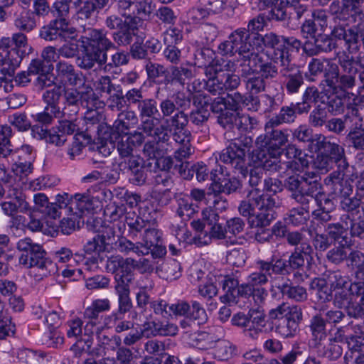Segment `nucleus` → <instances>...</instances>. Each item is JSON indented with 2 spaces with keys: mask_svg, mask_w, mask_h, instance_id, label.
Returning <instances> with one entry per match:
<instances>
[{
  "mask_svg": "<svg viewBox=\"0 0 364 364\" xmlns=\"http://www.w3.org/2000/svg\"><path fill=\"white\" fill-rule=\"evenodd\" d=\"M82 85L79 87L80 90V107L82 106L87 109H97L99 97L95 94L93 88L83 80Z\"/></svg>",
  "mask_w": 364,
  "mask_h": 364,
  "instance_id": "39",
  "label": "nucleus"
},
{
  "mask_svg": "<svg viewBox=\"0 0 364 364\" xmlns=\"http://www.w3.org/2000/svg\"><path fill=\"white\" fill-rule=\"evenodd\" d=\"M107 62V54L100 53L97 50L85 46L80 56L77 58V65L83 70H90L95 64L102 66Z\"/></svg>",
  "mask_w": 364,
  "mask_h": 364,
  "instance_id": "25",
  "label": "nucleus"
},
{
  "mask_svg": "<svg viewBox=\"0 0 364 364\" xmlns=\"http://www.w3.org/2000/svg\"><path fill=\"white\" fill-rule=\"evenodd\" d=\"M349 291L351 295L360 298L358 305L349 307V316L352 318L364 317V282H353L350 284Z\"/></svg>",
  "mask_w": 364,
  "mask_h": 364,
  "instance_id": "34",
  "label": "nucleus"
},
{
  "mask_svg": "<svg viewBox=\"0 0 364 364\" xmlns=\"http://www.w3.org/2000/svg\"><path fill=\"white\" fill-rule=\"evenodd\" d=\"M348 249H350L349 245L346 242L343 244L341 242H339L338 246L333 247L327 252L326 256L327 261L335 265L342 264L347 258Z\"/></svg>",
  "mask_w": 364,
  "mask_h": 364,
  "instance_id": "46",
  "label": "nucleus"
},
{
  "mask_svg": "<svg viewBox=\"0 0 364 364\" xmlns=\"http://www.w3.org/2000/svg\"><path fill=\"white\" fill-rule=\"evenodd\" d=\"M203 215L206 217L207 229L209 230L208 235L206 232L204 233L203 240L200 235L198 239L195 238V243L198 245H208L211 239L220 240L225 237V228L219 223V215L215 211L203 212Z\"/></svg>",
  "mask_w": 364,
  "mask_h": 364,
  "instance_id": "17",
  "label": "nucleus"
},
{
  "mask_svg": "<svg viewBox=\"0 0 364 364\" xmlns=\"http://www.w3.org/2000/svg\"><path fill=\"white\" fill-rule=\"evenodd\" d=\"M259 138H257L259 139ZM262 140L256 141L257 145H259L261 149L259 151L255 150V153L264 151L265 156L269 159L267 156L268 154L269 157L273 158L274 160L270 159L272 161H275L277 164V157L280 156L284 151V147L286 144V141L284 138H260Z\"/></svg>",
  "mask_w": 364,
  "mask_h": 364,
  "instance_id": "26",
  "label": "nucleus"
},
{
  "mask_svg": "<svg viewBox=\"0 0 364 364\" xmlns=\"http://www.w3.org/2000/svg\"><path fill=\"white\" fill-rule=\"evenodd\" d=\"M311 138L310 149L312 151L320 152L322 154L328 155V157L335 162L341 161L344 156V150L339 145L326 141L323 138Z\"/></svg>",
  "mask_w": 364,
  "mask_h": 364,
  "instance_id": "21",
  "label": "nucleus"
},
{
  "mask_svg": "<svg viewBox=\"0 0 364 364\" xmlns=\"http://www.w3.org/2000/svg\"><path fill=\"white\" fill-rule=\"evenodd\" d=\"M116 246L118 250L124 255L130 252H134L139 256L147 255V249L142 250L139 242L133 243L125 237L119 238L116 242Z\"/></svg>",
  "mask_w": 364,
  "mask_h": 364,
  "instance_id": "54",
  "label": "nucleus"
},
{
  "mask_svg": "<svg viewBox=\"0 0 364 364\" xmlns=\"http://www.w3.org/2000/svg\"><path fill=\"white\" fill-rule=\"evenodd\" d=\"M213 182L210 186V189L214 193H230L235 192L240 186V182L235 177L232 178H218L213 179Z\"/></svg>",
  "mask_w": 364,
  "mask_h": 364,
  "instance_id": "43",
  "label": "nucleus"
},
{
  "mask_svg": "<svg viewBox=\"0 0 364 364\" xmlns=\"http://www.w3.org/2000/svg\"><path fill=\"white\" fill-rule=\"evenodd\" d=\"M161 117L148 118L141 124V129L150 136H159L163 134L164 128L160 124Z\"/></svg>",
  "mask_w": 364,
  "mask_h": 364,
  "instance_id": "59",
  "label": "nucleus"
},
{
  "mask_svg": "<svg viewBox=\"0 0 364 364\" xmlns=\"http://www.w3.org/2000/svg\"><path fill=\"white\" fill-rule=\"evenodd\" d=\"M36 120L40 124L32 127L31 132L33 136H36V135L38 136H55V134H52L48 129V125L52 123L53 118L51 114H50L49 112L46 110V109L43 112L36 114Z\"/></svg>",
  "mask_w": 364,
  "mask_h": 364,
  "instance_id": "38",
  "label": "nucleus"
},
{
  "mask_svg": "<svg viewBox=\"0 0 364 364\" xmlns=\"http://www.w3.org/2000/svg\"><path fill=\"white\" fill-rule=\"evenodd\" d=\"M23 53H18L16 48H11L7 52V58L0 63V73L2 75L1 77H4V82H7V77H13L15 74L16 69L20 65Z\"/></svg>",
  "mask_w": 364,
  "mask_h": 364,
  "instance_id": "29",
  "label": "nucleus"
},
{
  "mask_svg": "<svg viewBox=\"0 0 364 364\" xmlns=\"http://www.w3.org/2000/svg\"><path fill=\"white\" fill-rule=\"evenodd\" d=\"M313 253V247L309 244H302L297 248H294V251L290 255L288 263L291 268L294 269H299L304 266V255H311Z\"/></svg>",
  "mask_w": 364,
  "mask_h": 364,
  "instance_id": "44",
  "label": "nucleus"
},
{
  "mask_svg": "<svg viewBox=\"0 0 364 364\" xmlns=\"http://www.w3.org/2000/svg\"><path fill=\"white\" fill-rule=\"evenodd\" d=\"M281 58L280 74L284 78L283 85L287 93L290 95L299 92L301 87L304 84L302 72L290 63L289 52L282 50L279 53Z\"/></svg>",
  "mask_w": 364,
  "mask_h": 364,
  "instance_id": "9",
  "label": "nucleus"
},
{
  "mask_svg": "<svg viewBox=\"0 0 364 364\" xmlns=\"http://www.w3.org/2000/svg\"><path fill=\"white\" fill-rule=\"evenodd\" d=\"M309 328L311 335L309 345L312 348H316L328 338L326 323L325 318L321 315L316 314L311 318Z\"/></svg>",
  "mask_w": 364,
  "mask_h": 364,
  "instance_id": "22",
  "label": "nucleus"
},
{
  "mask_svg": "<svg viewBox=\"0 0 364 364\" xmlns=\"http://www.w3.org/2000/svg\"><path fill=\"white\" fill-rule=\"evenodd\" d=\"M364 0H341L339 2H333L330 9L339 18L345 19L350 15L354 16L355 22L359 19V22L364 21V13L360 9Z\"/></svg>",
  "mask_w": 364,
  "mask_h": 364,
  "instance_id": "16",
  "label": "nucleus"
},
{
  "mask_svg": "<svg viewBox=\"0 0 364 364\" xmlns=\"http://www.w3.org/2000/svg\"><path fill=\"white\" fill-rule=\"evenodd\" d=\"M14 26L21 32L30 33L37 26V22L32 13L25 9L20 4L14 8Z\"/></svg>",
  "mask_w": 364,
  "mask_h": 364,
  "instance_id": "20",
  "label": "nucleus"
},
{
  "mask_svg": "<svg viewBox=\"0 0 364 364\" xmlns=\"http://www.w3.org/2000/svg\"><path fill=\"white\" fill-rule=\"evenodd\" d=\"M65 24V18H55L48 25L41 27L39 31L41 38L46 41H53L61 38L63 26Z\"/></svg>",
  "mask_w": 364,
  "mask_h": 364,
  "instance_id": "37",
  "label": "nucleus"
},
{
  "mask_svg": "<svg viewBox=\"0 0 364 364\" xmlns=\"http://www.w3.org/2000/svg\"><path fill=\"white\" fill-rule=\"evenodd\" d=\"M136 123L137 117L134 112L122 111L118 114V118L114 123V132L118 136L132 135Z\"/></svg>",
  "mask_w": 364,
  "mask_h": 364,
  "instance_id": "27",
  "label": "nucleus"
},
{
  "mask_svg": "<svg viewBox=\"0 0 364 364\" xmlns=\"http://www.w3.org/2000/svg\"><path fill=\"white\" fill-rule=\"evenodd\" d=\"M349 287L350 285L348 287V289L334 291V296H333L334 306L339 309L345 308L348 316H349V307L358 304V302L353 301V298L358 296L351 295Z\"/></svg>",
  "mask_w": 364,
  "mask_h": 364,
  "instance_id": "47",
  "label": "nucleus"
},
{
  "mask_svg": "<svg viewBox=\"0 0 364 364\" xmlns=\"http://www.w3.org/2000/svg\"><path fill=\"white\" fill-rule=\"evenodd\" d=\"M160 239L161 235L157 230L147 229L143 235V242H139V245L142 250L147 249L148 255L152 246L156 245L160 242Z\"/></svg>",
  "mask_w": 364,
  "mask_h": 364,
  "instance_id": "62",
  "label": "nucleus"
},
{
  "mask_svg": "<svg viewBox=\"0 0 364 364\" xmlns=\"http://www.w3.org/2000/svg\"><path fill=\"white\" fill-rule=\"evenodd\" d=\"M82 321L79 319H74L68 323L69 329L67 331V335L69 338H75L78 341H84L89 349L91 347L92 341L82 336Z\"/></svg>",
  "mask_w": 364,
  "mask_h": 364,
  "instance_id": "57",
  "label": "nucleus"
},
{
  "mask_svg": "<svg viewBox=\"0 0 364 364\" xmlns=\"http://www.w3.org/2000/svg\"><path fill=\"white\" fill-rule=\"evenodd\" d=\"M197 205L188 201L187 199L181 198L178 200V207L176 213L183 220H189L196 212Z\"/></svg>",
  "mask_w": 364,
  "mask_h": 364,
  "instance_id": "64",
  "label": "nucleus"
},
{
  "mask_svg": "<svg viewBox=\"0 0 364 364\" xmlns=\"http://www.w3.org/2000/svg\"><path fill=\"white\" fill-rule=\"evenodd\" d=\"M210 109L213 113L218 114V122L223 128L232 127L233 122L236 121V113H233L228 102L223 97L215 98L210 104Z\"/></svg>",
  "mask_w": 364,
  "mask_h": 364,
  "instance_id": "19",
  "label": "nucleus"
},
{
  "mask_svg": "<svg viewBox=\"0 0 364 364\" xmlns=\"http://www.w3.org/2000/svg\"><path fill=\"white\" fill-rule=\"evenodd\" d=\"M269 11L267 18L277 21H299L306 17L311 7L310 0H279Z\"/></svg>",
  "mask_w": 364,
  "mask_h": 364,
  "instance_id": "7",
  "label": "nucleus"
},
{
  "mask_svg": "<svg viewBox=\"0 0 364 364\" xmlns=\"http://www.w3.org/2000/svg\"><path fill=\"white\" fill-rule=\"evenodd\" d=\"M71 205H74L80 213H91L100 207V201L97 197L89 193H76L71 199Z\"/></svg>",
  "mask_w": 364,
  "mask_h": 364,
  "instance_id": "31",
  "label": "nucleus"
},
{
  "mask_svg": "<svg viewBox=\"0 0 364 364\" xmlns=\"http://www.w3.org/2000/svg\"><path fill=\"white\" fill-rule=\"evenodd\" d=\"M193 77L192 70L182 66H171L169 73L166 75L164 79L165 85H171L178 82L181 85H184L186 80Z\"/></svg>",
  "mask_w": 364,
  "mask_h": 364,
  "instance_id": "42",
  "label": "nucleus"
},
{
  "mask_svg": "<svg viewBox=\"0 0 364 364\" xmlns=\"http://www.w3.org/2000/svg\"><path fill=\"white\" fill-rule=\"evenodd\" d=\"M92 223L93 230L100 233L98 236L100 237L107 248L109 250L112 245L117 242L116 239L118 236L116 235L114 228L111 225H102L100 218L94 219Z\"/></svg>",
  "mask_w": 364,
  "mask_h": 364,
  "instance_id": "36",
  "label": "nucleus"
},
{
  "mask_svg": "<svg viewBox=\"0 0 364 364\" xmlns=\"http://www.w3.org/2000/svg\"><path fill=\"white\" fill-rule=\"evenodd\" d=\"M166 141V138H154L152 140L149 141L144 146V154L153 159L163 155Z\"/></svg>",
  "mask_w": 364,
  "mask_h": 364,
  "instance_id": "55",
  "label": "nucleus"
},
{
  "mask_svg": "<svg viewBox=\"0 0 364 364\" xmlns=\"http://www.w3.org/2000/svg\"><path fill=\"white\" fill-rule=\"evenodd\" d=\"M156 272L164 279L175 280L181 276V264L176 259L166 261L157 267Z\"/></svg>",
  "mask_w": 364,
  "mask_h": 364,
  "instance_id": "41",
  "label": "nucleus"
},
{
  "mask_svg": "<svg viewBox=\"0 0 364 364\" xmlns=\"http://www.w3.org/2000/svg\"><path fill=\"white\" fill-rule=\"evenodd\" d=\"M56 77H59L70 86L76 87L83 81L82 74L78 73L75 66L65 60H58L55 65Z\"/></svg>",
  "mask_w": 364,
  "mask_h": 364,
  "instance_id": "24",
  "label": "nucleus"
},
{
  "mask_svg": "<svg viewBox=\"0 0 364 364\" xmlns=\"http://www.w3.org/2000/svg\"><path fill=\"white\" fill-rule=\"evenodd\" d=\"M279 289L283 295L296 301H303L307 298L306 289L301 286H291L285 284L279 287Z\"/></svg>",
  "mask_w": 364,
  "mask_h": 364,
  "instance_id": "56",
  "label": "nucleus"
},
{
  "mask_svg": "<svg viewBox=\"0 0 364 364\" xmlns=\"http://www.w3.org/2000/svg\"><path fill=\"white\" fill-rule=\"evenodd\" d=\"M311 289L316 291L319 300L322 302L330 301L333 299V291L328 286L324 279L315 278L311 283Z\"/></svg>",
  "mask_w": 364,
  "mask_h": 364,
  "instance_id": "52",
  "label": "nucleus"
},
{
  "mask_svg": "<svg viewBox=\"0 0 364 364\" xmlns=\"http://www.w3.org/2000/svg\"><path fill=\"white\" fill-rule=\"evenodd\" d=\"M316 41L319 53H328L337 48V43L333 39H337L331 33V36L326 34H319L314 38Z\"/></svg>",
  "mask_w": 364,
  "mask_h": 364,
  "instance_id": "58",
  "label": "nucleus"
},
{
  "mask_svg": "<svg viewBox=\"0 0 364 364\" xmlns=\"http://www.w3.org/2000/svg\"><path fill=\"white\" fill-rule=\"evenodd\" d=\"M53 65H47L43 59H33L28 65V73L37 76L35 81V87L41 90L51 87L55 85V77L50 72L53 70Z\"/></svg>",
  "mask_w": 364,
  "mask_h": 364,
  "instance_id": "14",
  "label": "nucleus"
},
{
  "mask_svg": "<svg viewBox=\"0 0 364 364\" xmlns=\"http://www.w3.org/2000/svg\"><path fill=\"white\" fill-rule=\"evenodd\" d=\"M222 282L225 294L220 299L224 304H236L239 296L250 297L255 288L250 282L239 285V280L234 275L225 276Z\"/></svg>",
  "mask_w": 364,
  "mask_h": 364,
  "instance_id": "11",
  "label": "nucleus"
},
{
  "mask_svg": "<svg viewBox=\"0 0 364 364\" xmlns=\"http://www.w3.org/2000/svg\"><path fill=\"white\" fill-rule=\"evenodd\" d=\"M236 346L229 341H223L218 343L215 353L221 360H228L236 354Z\"/></svg>",
  "mask_w": 364,
  "mask_h": 364,
  "instance_id": "63",
  "label": "nucleus"
},
{
  "mask_svg": "<svg viewBox=\"0 0 364 364\" xmlns=\"http://www.w3.org/2000/svg\"><path fill=\"white\" fill-rule=\"evenodd\" d=\"M206 75L210 77L205 82L207 90L213 95H220L227 90H234L240 85V77L221 69L220 65H213L206 68Z\"/></svg>",
  "mask_w": 364,
  "mask_h": 364,
  "instance_id": "6",
  "label": "nucleus"
},
{
  "mask_svg": "<svg viewBox=\"0 0 364 364\" xmlns=\"http://www.w3.org/2000/svg\"><path fill=\"white\" fill-rule=\"evenodd\" d=\"M302 320V311L282 318L274 323L276 332L284 338L293 336L296 334L299 323Z\"/></svg>",
  "mask_w": 364,
  "mask_h": 364,
  "instance_id": "30",
  "label": "nucleus"
},
{
  "mask_svg": "<svg viewBox=\"0 0 364 364\" xmlns=\"http://www.w3.org/2000/svg\"><path fill=\"white\" fill-rule=\"evenodd\" d=\"M116 283L114 286L115 291L118 296L119 309L120 314H125L129 311L132 307V302L130 299V284L134 281H124Z\"/></svg>",
  "mask_w": 364,
  "mask_h": 364,
  "instance_id": "33",
  "label": "nucleus"
},
{
  "mask_svg": "<svg viewBox=\"0 0 364 364\" xmlns=\"http://www.w3.org/2000/svg\"><path fill=\"white\" fill-rule=\"evenodd\" d=\"M345 343V336L341 329H338L333 336L318 345L314 349L320 357L330 360H336L343 354L342 344Z\"/></svg>",
  "mask_w": 364,
  "mask_h": 364,
  "instance_id": "15",
  "label": "nucleus"
},
{
  "mask_svg": "<svg viewBox=\"0 0 364 364\" xmlns=\"http://www.w3.org/2000/svg\"><path fill=\"white\" fill-rule=\"evenodd\" d=\"M284 186L291 193V198L301 204V207L291 209L285 218L286 223L294 226H301L309 218V198L321 188L317 179L304 176H293L287 178Z\"/></svg>",
  "mask_w": 364,
  "mask_h": 364,
  "instance_id": "2",
  "label": "nucleus"
},
{
  "mask_svg": "<svg viewBox=\"0 0 364 364\" xmlns=\"http://www.w3.org/2000/svg\"><path fill=\"white\" fill-rule=\"evenodd\" d=\"M301 309L296 305H289L286 302H282L275 308H272L268 313L269 318L272 321H279L282 318L289 317L293 314L299 313Z\"/></svg>",
  "mask_w": 364,
  "mask_h": 364,
  "instance_id": "45",
  "label": "nucleus"
},
{
  "mask_svg": "<svg viewBox=\"0 0 364 364\" xmlns=\"http://www.w3.org/2000/svg\"><path fill=\"white\" fill-rule=\"evenodd\" d=\"M23 253L19 257V263L26 268H30V274L36 279L41 280L55 269L54 264L46 257V252L42 246L26 237L18 240L16 245Z\"/></svg>",
  "mask_w": 364,
  "mask_h": 364,
  "instance_id": "4",
  "label": "nucleus"
},
{
  "mask_svg": "<svg viewBox=\"0 0 364 364\" xmlns=\"http://www.w3.org/2000/svg\"><path fill=\"white\" fill-rule=\"evenodd\" d=\"M281 205L282 200L275 194L249 191L247 200L240 203L238 210L243 217L248 218L252 228H264L274 219L273 209Z\"/></svg>",
  "mask_w": 364,
  "mask_h": 364,
  "instance_id": "3",
  "label": "nucleus"
},
{
  "mask_svg": "<svg viewBox=\"0 0 364 364\" xmlns=\"http://www.w3.org/2000/svg\"><path fill=\"white\" fill-rule=\"evenodd\" d=\"M329 64H336L333 63L330 59L324 58H313L309 63L308 69L311 75L317 76L321 73H323L324 81L327 84L328 73L329 70Z\"/></svg>",
  "mask_w": 364,
  "mask_h": 364,
  "instance_id": "53",
  "label": "nucleus"
},
{
  "mask_svg": "<svg viewBox=\"0 0 364 364\" xmlns=\"http://www.w3.org/2000/svg\"><path fill=\"white\" fill-rule=\"evenodd\" d=\"M326 85L334 92H346L356 85L355 74L358 75L360 92H364V55L356 58L343 53L338 57V65L329 64Z\"/></svg>",
  "mask_w": 364,
  "mask_h": 364,
  "instance_id": "1",
  "label": "nucleus"
},
{
  "mask_svg": "<svg viewBox=\"0 0 364 364\" xmlns=\"http://www.w3.org/2000/svg\"><path fill=\"white\" fill-rule=\"evenodd\" d=\"M137 110L141 118L161 117L158 102L153 98H145L137 107Z\"/></svg>",
  "mask_w": 364,
  "mask_h": 364,
  "instance_id": "48",
  "label": "nucleus"
},
{
  "mask_svg": "<svg viewBox=\"0 0 364 364\" xmlns=\"http://www.w3.org/2000/svg\"><path fill=\"white\" fill-rule=\"evenodd\" d=\"M145 69L149 80H155L160 77H164L165 79L166 75L169 73V70L164 65L153 63L150 60L146 62Z\"/></svg>",
  "mask_w": 364,
  "mask_h": 364,
  "instance_id": "61",
  "label": "nucleus"
},
{
  "mask_svg": "<svg viewBox=\"0 0 364 364\" xmlns=\"http://www.w3.org/2000/svg\"><path fill=\"white\" fill-rule=\"evenodd\" d=\"M5 198L6 200L1 203V207L3 213L9 217L14 218L18 212L26 213L29 210L25 195L17 187L9 186Z\"/></svg>",
  "mask_w": 364,
  "mask_h": 364,
  "instance_id": "13",
  "label": "nucleus"
},
{
  "mask_svg": "<svg viewBox=\"0 0 364 364\" xmlns=\"http://www.w3.org/2000/svg\"><path fill=\"white\" fill-rule=\"evenodd\" d=\"M129 257L124 258L120 255H113L107 259L106 269L114 274V282L119 283L124 281H135L134 274L128 269Z\"/></svg>",
  "mask_w": 364,
  "mask_h": 364,
  "instance_id": "18",
  "label": "nucleus"
},
{
  "mask_svg": "<svg viewBox=\"0 0 364 364\" xmlns=\"http://www.w3.org/2000/svg\"><path fill=\"white\" fill-rule=\"evenodd\" d=\"M80 38L82 43L90 46V48L100 53L107 54L109 50L116 48L114 43L107 36V31L102 28L83 27Z\"/></svg>",
  "mask_w": 364,
  "mask_h": 364,
  "instance_id": "12",
  "label": "nucleus"
},
{
  "mask_svg": "<svg viewBox=\"0 0 364 364\" xmlns=\"http://www.w3.org/2000/svg\"><path fill=\"white\" fill-rule=\"evenodd\" d=\"M55 129L56 130L54 131L55 136H60L59 134L62 135L74 134L75 136H91V133L90 132V127L87 126V128H84L83 127H80L79 124H76L70 120L65 119L59 121Z\"/></svg>",
  "mask_w": 364,
  "mask_h": 364,
  "instance_id": "32",
  "label": "nucleus"
},
{
  "mask_svg": "<svg viewBox=\"0 0 364 364\" xmlns=\"http://www.w3.org/2000/svg\"><path fill=\"white\" fill-rule=\"evenodd\" d=\"M254 40L257 41V46H260L262 43L265 47L274 49L273 59L274 62L281 63V58H279V53L282 50L288 51L287 48L282 44V36L277 35L273 32H269L264 36H261L259 33H254L252 35Z\"/></svg>",
  "mask_w": 364,
  "mask_h": 364,
  "instance_id": "23",
  "label": "nucleus"
},
{
  "mask_svg": "<svg viewBox=\"0 0 364 364\" xmlns=\"http://www.w3.org/2000/svg\"><path fill=\"white\" fill-rule=\"evenodd\" d=\"M343 223H345V225L340 223H328L326 226V230L330 239H333L336 242H339L341 240V242L343 241L348 243L346 240L348 238L347 230L349 225L346 220Z\"/></svg>",
  "mask_w": 364,
  "mask_h": 364,
  "instance_id": "49",
  "label": "nucleus"
},
{
  "mask_svg": "<svg viewBox=\"0 0 364 364\" xmlns=\"http://www.w3.org/2000/svg\"><path fill=\"white\" fill-rule=\"evenodd\" d=\"M252 161L255 163L254 167L250 169V173H244L245 178H248L250 186L252 188L250 191H257L259 194L262 187L264 176L266 174V170H277L280 166L275 164V161H272L270 159H267L264 151L255 153L252 151Z\"/></svg>",
  "mask_w": 364,
  "mask_h": 364,
  "instance_id": "8",
  "label": "nucleus"
},
{
  "mask_svg": "<svg viewBox=\"0 0 364 364\" xmlns=\"http://www.w3.org/2000/svg\"><path fill=\"white\" fill-rule=\"evenodd\" d=\"M346 99L345 95H338V92H334L329 88V90H323L321 103L326 105L328 112L337 115L343 112Z\"/></svg>",
  "mask_w": 364,
  "mask_h": 364,
  "instance_id": "28",
  "label": "nucleus"
},
{
  "mask_svg": "<svg viewBox=\"0 0 364 364\" xmlns=\"http://www.w3.org/2000/svg\"><path fill=\"white\" fill-rule=\"evenodd\" d=\"M109 309L110 303L107 299H96L85 310V318L99 321L100 314L109 311Z\"/></svg>",
  "mask_w": 364,
  "mask_h": 364,
  "instance_id": "50",
  "label": "nucleus"
},
{
  "mask_svg": "<svg viewBox=\"0 0 364 364\" xmlns=\"http://www.w3.org/2000/svg\"><path fill=\"white\" fill-rule=\"evenodd\" d=\"M186 317L180 321V327L186 331H189L193 326L195 325L194 321L202 323L206 320V313L201 304L197 301H192V311Z\"/></svg>",
  "mask_w": 364,
  "mask_h": 364,
  "instance_id": "35",
  "label": "nucleus"
},
{
  "mask_svg": "<svg viewBox=\"0 0 364 364\" xmlns=\"http://www.w3.org/2000/svg\"><path fill=\"white\" fill-rule=\"evenodd\" d=\"M63 91L65 109H68L70 115L75 116L80 111L79 87L68 88L63 87Z\"/></svg>",
  "mask_w": 364,
  "mask_h": 364,
  "instance_id": "40",
  "label": "nucleus"
},
{
  "mask_svg": "<svg viewBox=\"0 0 364 364\" xmlns=\"http://www.w3.org/2000/svg\"><path fill=\"white\" fill-rule=\"evenodd\" d=\"M191 106V100L184 93H177L172 99H165L159 105L161 118L173 115L171 126L174 128V134H182L190 136L191 132L186 129L188 119L186 111H188Z\"/></svg>",
  "mask_w": 364,
  "mask_h": 364,
  "instance_id": "5",
  "label": "nucleus"
},
{
  "mask_svg": "<svg viewBox=\"0 0 364 364\" xmlns=\"http://www.w3.org/2000/svg\"><path fill=\"white\" fill-rule=\"evenodd\" d=\"M245 142L243 143L242 147L237 148V154L235 157H234L230 165L232 166L236 169H238L240 173L243 175L245 173L244 166H245V160L244 158L245 156L246 153L249 154H252V151H255L251 150L252 140V138H245Z\"/></svg>",
  "mask_w": 364,
  "mask_h": 364,
  "instance_id": "51",
  "label": "nucleus"
},
{
  "mask_svg": "<svg viewBox=\"0 0 364 364\" xmlns=\"http://www.w3.org/2000/svg\"><path fill=\"white\" fill-rule=\"evenodd\" d=\"M256 264L259 271L252 272L249 276V282L253 287L267 284L268 277H272L273 274H284L287 267L286 262L281 259L276 260L274 263L259 259Z\"/></svg>",
  "mask_w": 364,
  "mask_h": 364,
  "instance_id": "10",
  "label": "nucleus"
},
{
  "mask_svg": "<svg viewBox=\"0 0 364 364\" xmlns=\"http://www.w3.org/2000/svg\"><path fill=\"white\" fill-rule=\"evenodd\" d=\"M255 55V52L253 51L239 57L237 60L241 62L240 65L242 67L241 70L242 77H247L256 70Z\"/></svg>",
  "mask_w": 364,
  "mask_h": 364,
  "instance_id": "60",
  "label": "nucleus"
}]
</instances>
